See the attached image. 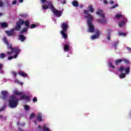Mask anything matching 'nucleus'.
<instances>
[{
    "mask_svg": "<svg viewBox=\"0 0 131 131\" xmlns=\"http://www.w3.org/2000/svg\"><path fill=\"white\" fill-rule=\"evenodd\" d=\"M98 37L96 35H93L92 36L91 39H96V38H98Z\"/></svg>",
    "mask_w": 131,
    "mask_h": 131,
    "instance_id": "e433bc0d",
    "label": "nucleus"
},
{
    "mask_svg": "<svg viewBox=\"0 0 131 131\" xmlns=\"http://www.w3.org/2000/svg\"><path fill=\"white\" fill-rule=\"evenodd\" d=\"M129 71H130V68H129V67H127L125 69L126 74H128V73H129Z\"/></svg>",
    "mask_w": 131,
    "mask_h": 131,
    "instance_id": "a878e982",
    "label": "nucleus"
},
{
    "mask_svg": "<svg viewBox=\"0 0 131 131\" xmlns=\"http://www.w3.org/2000/svg\"><path fill=\"white\" fill-rule=\"evenodd\" d=\"M80 8H83V5H81V6H80Z\"/></svg>",
    "mask_w": 131,
    "mask_h": 131,
    "instance_id": "338daca9",
    "label": "nucleus"
},
{
    "mask_svg": "<svg viewBox=\"0 0 131 131\" xmlns=\"http://www.w3.org/2000/svg\"><path fill=\"white\" fill-rule=\"evenodd\" d=\"M123 62H124L125 64H129V60L126 58H123Z\"/></svg>",
    "mask_w": 131,
    "mask_h": 131,
    "instance_id": "cd10ccee",
    "label": "nucleus"
},
{
    "mask_svg": "<svg viewBox=\"0 0 131 131\" xmlns=\"http://www.w3.org/2000/svg\"><path fill=\"white\" fill-rule=\"evenodd\" d=\"M72 5L73 7H77L79 6V4L77 1H73L72 2Z\"/></svg>",
    "mask_w": 131,
    "mask_h": 131,
    "instance_id": "a211bd4d",
    "label": "nucleus"
},
{
    "mask_svg": "<svg viewBox=\"0 0 131 131\" xmlns=\"http://www.w3.org/2000/svg\"><path fill=\"white\" fill-rule=\"evenodd\" d=\"M18 74L20 75V76H23V77H27V74L24 73L22 71H20L18 72Z\"/></svg>",
    "mask_w": 131,
    "mask_h": 131,
    "instance_id": "aec40b11",
    "label": "nucleus"
},
{
    "mask_svg": "<svg viewBox=\"0 0 131 131\" xmlns=\"http://www.w3.org/2000/svg\"><path fill=\"white\" fill-rule=\"evenodd\" d=\"M18 130H19V131H24V130H23V129H21L20 128H18Z\"/></svg>",
    "mask_w": 131,
    "mask_h": 131,
    "instance_id": "052dcab7",
    "label": "nucleus"
},
{
    "mask_svg": "<svg viewBox=\"0 0 131 131\" xmlns=\"http://www.w3.org/2000/svg\"><path fill=\"white\" fill-rule=\"evenodd\" d=\"M84 14H88L89 13V10H84L83 11Z\"/></svg>",
    "mask_w": 131,
    "mask_h": 131,
    "instance_id": "5fc2aeb1",
    "label": "nucleus"
},
{
    "mask_svg": "<svg viewBox=\"0 0 131 131\" xmlns=\"http://www.w3.org/2000/svg\"><path fill=\"white\" fill-rule=\"evenodd\" d=\"M4 67V64L0 63V71H1L2 69H3V67Z\"/></svg>",
    "mask_w": 131,
    "mask_h": 131,
    "instance_id": "09e8293b",
    "label": "nucleus"
},
{
    "mask_svg": "<svg viewBox=\"0 0 131 131\" xmlns=\"http://www.w3.org/2000/svg\"><path fill=\"white\" fill-rule=\"evenodd\" d=\"M13 94L16 96H21V95H23V92H20L16 90L14 91Z\"/></svg>",
    "mask_w": 131,
    "mask_h": 131,
    "instance_id": "f3484780",
    "label": "nucleus"
},
{
    "mask_svg": "<svg viewBox=\"0 0 131 131\" xmlns=\"http://www.w3.org/2000/svg\"><path fill=\"white\" fill-rule=\"evenodd\" d=\"M121 62H123V59H117L115 61V63L116 65H118V64L121 63Z\"/></svg>",
    "mask_w": 131,
    "mask_h": 131,
    "instance_id": "5701e85b",
    "label": "nucleus"
},
{
    "mask_svg": "<svg viewBox=\"0 0 131 131\" xmlns=\"http://www.w3.org/2000/svg\"><path fill=\"white\" fill-rule=\"evenodd\" d=\"M61 4H62V5H65V4H66V0H62L61 1Z\"/></svg>",
    "mask_w": 131,
    "mask_h": 131,
    "instance_id": "8fccbe9b",
    "label": "nucleus"
},
{
    "mask_svg": "<svg viewBox=\"0 0 131 131\" xmlns=\"http://www.w3.org/2000/svg\"><path fill=\"white\" fill-rule=\"evenodd\" d=\"M110 3L111 4V5H113V4H114V1H110Z\"/></svg>",
    "mask_w": 131,
    "mask_h": 131,
    "instance_id": "4d7b16f0",
    "label": "nucleus"
},
{
    "mask_svg": "<svg viewBox=\"0 0 131 131\" xmlns=\"http://www.w3.org/2000/svg\"><path fill=\"white\" fill-rule=\"evenodd\" d=\"M42 2V4H45L46 3V2H47L46 0H41Z\"/></svg>",
    "mask_w": 131,
    "mask_h": 131,
    "instance_id": "6e6d98bb",
    "label": "nucleus"
},
{
    "mask_svg": "<svg viewBox=\"0 0 131 131\" xmlns=\"http://www.w3.org/2000/svg\"><path fill=\"white\" fill-rule=\"evenodd\" d=\"M23 1L24 0H19V3H23Z\"/></svg>",
    "mask_w": 131,
    "mask_h": 131,
    "instance_id": "e2e57ef3",
    "label": "nucleus"
},
{
    "mask_svg": "<svg viewBox=\"0 0 131 131\" xmlns=\"http://www.w3.org/2000/svg\"><path fill=\"white\" fill-rule=\"evenodd\" d=\"M125 24V21H121L118 23V25L119 27H122L124 26Z\"/></svg>",
    "mask_w": 131,
    "mask_h": 131,
    "instance_id": "412c9836",
    "label": "nucleus"
},
{
    "mask_svg": "<svg viewBox=\"0 0 131 131\" xmlns=\"http://www.w3.org/2000/svg\"><path fill=\"white\" fill-rule=\"evenodd\" d=\"M124 69H125V68L122 66H121L120 67V68L118 69V71L119 72H121L122 71H123V70H124Z\"/></svg>",
    "mask_w": 131,
    "mask_h": 131,
    "instance_id": "c85d7f7f",
    "label": "nucleus"
},
{
    "mask_svg": "<svg viewBox=\"0 0 131 131\" xmlns=\"http://www.w3.org/2000/svg\"><path fill=\"white\" fill-rule=\"evenodd\" d=\"M125 77H126V76L125 75V73H122V74H120L119 76V78L121 79L124 78Z\"/></svg>",
    "mask_w": 131,
    "mask_h": 131,
    "instance_id": "c756f323",
    "label": "nucleus"
},
{
    "mask_svg": "<svg viewBox=\"0 0 131 131\" xmlns=\"http://www.w3.org/2000/svg\"><path fill=\"white\" fill-rule=\"evenodd\" d=\"M35 27H36V25L33 24H32L30 26V28L31 29H33V28H35Z\"/></svg>",
    "mask_w": 131,
    "mask_h": 131,
    "instance_id": "c9c22d12",
    "label": "nucleus"
},
{
    "mask_svg": "<svg viewBox=\"0 0 131 131\" xmlns=\"http://www.w3.org/2000/svg\"><path fill=\"white\" fill-rule=\"evenodd\" d=\"M38 128L39 129H41V126L40 125L38 126Z\"/></svg>",
    "mask_w": 131,
    "mask_h": 131,
    "instance_id": "bf43d9fd",
    "label": "nucleus"
},
{
    "mask_svg": "<svg viewBox=\"0 0 131 131\" xmlns=\"http://www.w3.org/2000/svg\"><path fill=\"white\" fill-rule=\"evenodd\" d=\"M15 30L13 29H12L10 31H5V33H6L8 36H15L16 33H15Z\"/></svg>",
    "mask_w": 131,
    "mask_h": 131,
    "instance_id": "6e6552de",
    "label": "nucleus"
},
{
    "mask_svg": "<svg viewBox=\"0 0 131 131\" xmlns=\"http://www.w3.org/2000/svg\"><path fill=\"white\" fill-rule=\"evenodd\" d=\"M20 85H23V82H21V83H20Z\"/></svg>",
    "mask_w": 131,
    "mask_h": 131,
    "instance_id": "69168bd1",
    "label": "nucleus"
},
{
    "mask_svg": "<svg viewBox=\"0 0 131 131\" xmlns=\"http://www.w3.org/2000/svg\"><path fill=\"white\" fill-rule=\"evenodd\" d=\"M4 15V13H0V16H3Z\"/></svg>",
    "mask_w": 131,
    "mask_h": 131,
    "instance_id": "0e129e2a",
    "label": "nucleus"
},
{
    "mask_svg": "<svg viewBox=\"0 0 131 131\" xmlns=\"http://www.w3.org/2000/svg\"><path fill=\"white\" fill-rule=\"evenodd\" d=\"M16 59V58H15V55H14L13 56H10L8 57V60H12V59Z\"/></svg>",
    "mask_w": 131,
    "mask_h": 131,
    "instance_id": "a18cd8bd",
    "label": "nucleus"
},
{
    "mask_svg": "<svg viewBox=\"0 0 131 131\" xmlns=\"http://www.w3.org/2000/svg\"><path fill=\"white\" fill-rule=\"evenodd\" d=\"M25 32H27V28L26 27L24 28L21 30V31H20V33H23Z\"/></svg>",
    "mask_w": 131,
    "mask_h": 131,
    "instance_id": "7c9ffc66",
    "label": "nucleus"
},
{
    "mask_svg": "<svg viewBox=\"0 0 131 131\" xmlns=\"http://www.w3.org/2000/svg\"><path fill=\"white\" fill-rule=\"evenodd\" d=\"M89 9L90 12H91V13H94V11H95V10L93 8V5H91L89 6Z\"/></svg>",
    "mask_w": 131,
    "mask_h": 131,
    "instance_id": "4be33fe9",
    "label": "nucleus"
},
{
    "mask_svg": "<svg viewBox=\"0 0 131 131\" xmlns=\"http://www.w3.org/2000/svg\"><path fill=\"white\" fill-rule=\"evenodd\" d=\"M69 27V26H68V23H62L61 24V28L62 29L61 31H67V30H68Z\"/></svg>",
    "mask_w": 131,
    "mask_h": 131,
    "instance_id": "1a4fd4ad",
    "label": "nucleus"
},
{
    "mask_svg": "<svg viewBox=\"0 0 131 131\" xmlns=\"http://www.w3.org/2000/svg\"><path fill=\"white\" fill-rule=\"evenodd\" d=\"M10 99L9 100V106L10 108H16L19 104V100L16 98L14 95H12L10 97Z\"/></svg>",
    "mask_w": 131,
    "mask_h": 131,
    "instance_id": "7ed1b4c3",
    "label": "nucleus"
},
{
    "mask_svg": "<svg viewBox=\"0 0 131 131\" xmlns=\"http://www.w3.org/2000/svg\"><path fill=\"white\" fill-rule=\"evenodd\" d=\"M96 14L101 16L102 18V19H97V22H98V23H101V24H106L107 20H106V18H105V15L103 13V11L99 10L96 12Z\"/></svg>",
    "mask_w": 131,
    "mask_h": 131,
    "instance_id": "20e7f679",
    "label": "nucleus"
},
{
    "mask_svg": "<svg viewBox=\"0 0 131 131\" xmlns=\"http://www.w3.org/2000/svg\"><path fill=\"white\" fill-rule=\"evenodd\" d=\"M57 1L59 2V1H61V0H57Z\"/></svg>",
    "mask_w": 131,
    "mask_h": 131,
    "instance_id": "774afa93",
    "label": "nucleus"
},
{
    "mask_svg": "<svg viewBox=\"0 0 131 131\" xmlns=\"http://www.w3.org/2000/svg\"><path fill=\"white\" fill-rule=\"evenodd\" d=\"M42 129L43 131H48V130H50V129H49V128L47 127V126H46V125H44L42 127Z\"/></svg>",
    "mask_w": 131,
    "mask_h": 131,
    "instance_id": "bb28decb",
    "label": "nucleus"
},
{
    "mask_svg": "<svg viewBox=\"0 0 131 131\" xmlns=\"http://www.w3.org/2000/svg\"><path fill=\"white\" fill-rule=\"evenodd\" d=\"M25 39H26V37L24 36V35L20 34L19 35V40H21V41H25Z\"/></svg>",
    "mask_w": 131,
    "mask_h": 131,
    "instance_id": "dca6fc26",
    "label": "nucleus"
},
{
    "mask_svg": "<svg viewBox=\"0 0 131 131\" xmlns=\"http://www.w3.org/2000/svg\"><path fill=\"white\" fill-rule=\"evenodd\" d=\"M3 40L6 45H7L8 49L11 50V51L7 52V55H12L13 53H15V55H14V58H17V57H18V55H19L20 52H21V50L18 48H13L12 46L9 43V42H8V39L6 37L3 38Z\"/></svg>",
    "mask_w": 131,
    "mask_h": 131,
    "instance_id": "f257e3e1",
    "label": "nucleus"
},
{
    "mask_svg": "<svg viewBox=\"0 0 131 131\" xmlns=\"http://www.w3.org/2000/svg\"><path fill=\"white\" fill-rule=\"evenodd\" d=\"M1 27H3V28H7V27H8V24L7 23H2Z\"/></svg>",
    "mask_w": 131,
    "mask_h": 131,
    "instance_id": "b1692460",
    "label": "nucleus"
},
{
    "mask_svg": "<svg viewBox=\"0 0 131 131\" xmlns=\"http://www.w3.org/2000/svg\"><path fill=\"white\" fill-rule=\"evenodd\" d=\"M85 18L88 19V21H90L91 23L94 21V17H93V16H92V15L88 13L87 15L85 16Z\"/></svg>",
    "mask_w": 131,
    "mask_h": 131,
    "instance_id": "9d476101",
    "label": "nucleus"
},
{
    "mask_svg": "<svg viewBox=\"0 0 131 131\" xmlns=\"http://www.w3.org/2000/svg\"><path fill=\"white\" fill-rule=\"evenodd\" d=\"M100 31H99V30H97V31L96 32V35H97V36L98 37H99V36H100Z\"/></svg>",
    "mask_w": 131,
    "mask_h": 131,
    "instance_id": "79ce46f5",
    "label": "nucleus"
},
{
    "mask_svg": "<svg viewBox=\"0 0 131 131\" xmlns=\"http://www.w3.org/2000/svg\"><path fill=\"white\" fill-rule=\"evenodd\" d=\"M63 50L65 52H68L70 50V45L69 44L63 45Z\"/></svg>",
    "mask_w": 131,
    "mask_h": 131,
    "instance_id": "4468645a",
    "label": "nucleus"
},
{
    "mask_svg": "<svg viewBox=\"0 0 131 131\" xmlns=\"http://www.w3.org/2000/svg\"><path fill=\"white\" fill-rule=\"evenodd\" d=\"M4 118V119H5V120L7 119V117H3V115H1L0 116V119H2V118Z\"/></svg>",
    "mask_w": 131,
    "mask_h": 131,
    "instance_id": "de8ad7c7",
    "label": "nucleus"
},
{
    "mask_svg": "<svg viewBox=\"0 0 131 131\" xmlns=\"http://www.w3.org/2000/svg\"><path fill=\"white\" fill-rule=\"evenodd\" d=\"M30 97L27 96V95H22L20 97V100H26L27 101H28V102H30Z\"/></svg>",
    "mask_w": 131,
    "mask_h": 131,
    "instance_id": "9b49d317",
    "label": "nucleus"
},
{
    "mask_svg": "<svg viewBox=\"0 0 131 131\" xmlns=\"http://www.w3.org/2000/svg\"><path fill=\"white\" fill-rule=\"evenodd\" d=\"M119 42L117 41V42H114V47L116 48V49L117 48V46H118Z\"/></svg>",
    "mask_w": 131,
    "mask_h": 131,
    "instance_id": "58836bf2",
    "label": "nucleus"
},
{
    "mask_svg": "<svg viewBox=\"0 0 131 131\" xmlns=\"http://www.w3.org/2000/svg\"><path fill=\"white\" fill-rule=\"evenodd\" d=\"M67 31H60V34L62 36L63 38L64 39H66L67 37H68V35H67V33H66Z\"/></svg>",
    "mask_w": 131,
    "mask_h": 131,
    "instance_id": "ddd939ff",
    "label": "nucleus"
},
{
    "mask_svg": "<svg viewBox=\"0 0 131 131\" xmlns=\"http://www.w3.org/2000/svg\"><path fill=\"white\" fill-rule=\"evenodd\" d=\"M117 7H118V4H115L113 6H112L111 7V9H115V8H117Z\"/></svg>",
    "mask_w": 131,
    "mask_h": 131,
    "instance_id": "a19ab883",
    "label": "nucleus"
},
{
    "mask_svg": "<svg viewBox=\"0 0 131 131\" xmlns=\"http://www.w3.org/2000/svg\"><path fill=\"white\" fill-rule=\"evenodd\" d=\"M47 3L48 4L49 6V9L52 11L53 15L56 16V17H61L62 16V11L56 9L55 7H54V5L52 3V1H47Z\"/></svg>",
    "mask_w": 131,
    "mask_h": 131,
    "instance_id": "f03ea898",
    "label": "nucleus"
},
{
    "mask_svg": "<svg viewBox=\"0 0 131 131\" xmlns=\"http://www.w3.org/2000/svg\"><path fill=\"white\" fill-rule=\"evenodd\" d=\"M24 108L26 111H28V110H30L29 106L28 105H25L24 106Z\"/></svg>",
    "mask_w": 131,
    "mask_h": 131,
    "instance_id": "f704fd0d",
    "label": "nucleus"
},
{
    "mask_svg": "<svg viewBox=\"0 0 131 131\" xmlns=\"http://www.w3.org/2000/svg\"><path fill=\"white\" fill-rule=\"evenodd\" d=\"M87 24L89 26V32L91 33L95 32V26L93 24V23H91L90 20H87Z\"/></svg>",
    "mask_w": 131,
    "mask_h": 131,
    "instance_id": "423d86ee",
    "label": "nucleus"
},
{
    "mask_svg": "<svg viewBox=\"0 0 131 131\" xmlns=\"http://www.w3.org/2000/svg\"><path fill=\"white\" fill-rule=\"evenodd\" d=\"M34 116H35V114H34V113H32V114L30 115V119H32V118H33V117H34Z\"/></svg>",
    "mask_w": 131,
    "mask_h": 131,
    "instance_id": "ea45409f",
    "label": "nucleus"
},
{
    "mask_svg": "<svg viewBox=\"0 0 131 131\" xmlns=\"http://www.w3.org/2000/svg\"><path fill=\"white\" fill-rule=\"evenodd\" d=\"M126 49L127 50V51H129V52H131V48L130 47H127Z\"/></svg>",
    "mask_w": 131,
    "mask_h": 131,
    "instance_id": "864d4df0",
    "label": "nucleus"
},
{
    "mask_svg": "<svg viewBox=\"0 0 131 131\" xmlns=\"http://www.w3.org/2000/svg\"><path fill=\"white\" fill-rule=\"evenodd\" d=\"M0 57L1 59H5V58H6V54L4 53H1L0 54Z\"/></svg>",
    "mask_w": 131,
    "mask_h": 131,
    "instance_id": "473e14b6",
    "label": "nucleus"
},
{
    "mask_svg": "<svg viewBox=\"0 0 131 131\" xmlns=\"http://www.w3.org/2000/svg\"><path fill=\"white\" fill-rule=\"evenodd\" d=\"M2 96H0V99H2L4 101H6L9 97V93L7 91H2L1 92Z\"/></svg>",
    "mask_w": 131,
    "mask_h": 131,
    "instance_id": "0eeeda50",
    "label": "nucleus"
},
{
    "mask_svg": "<svg viewBox=\"0 0 131 131\" xmlns=\"http://www.w3.org/2000/svg\"><path fill=\"white\" fill-rule=\"evenodd\" d=\"M108 66H110V67H111V68H112L113 69H114L115 68V67L112 64V62H110L108 63Z\"/></svg>",
    "mask_w": 131,
    "mask_h": 131,
    "instance_id": "72a5a7b5",
    "label": "nucleus"
},
{
    "mask_svg": "<svg viewBox=\"0 0 131 131\" xmlns=\"http://www.w3.org/2000/svg\"><path fill=\"white\" fill-rule=\"evenodd\" d=\"M34 122L35 124H37V122L36 121V120L34 121Z\"/></svg>",
    "mask_w": 131,
    "mask_h": 131,
    "instance_id": "680f3d73",
    "label": "nucleus"
},
{
    "mask_svg": "<svg viewBox=\"0 0 131 131\" xmlns=\"http://www.w3.org/2000/svg\"><path fill=\"white\" fill-rule=\"evenodd\" d=\"M24 24H25L27 28L30 27V23H29V21L28 20H27L25 21H24Z\"/></svg>",
    "mask_w": 131,
    "mask_h": 131,
    "instance_id": "6ab92c4d",
    "label": "nucleus"
},
{
    "mask_svg": "<svg viewBox=\"0 0 131 131\" xmlns=\"http://www.w3.org/2000/svg\"><path fill=\"white\" fill-rule=\"evenodd\" d=\"M111 32H113V30L111 29H108L107 31V34H106V38L107 40H110Z\"/></svg>",
    "mask_w": 131,
    "mask_h": 131,
    "instance_id": "f8f14e48",
    "label": "nucleus"
},
{
    "mask_svg": "<svg viewBox=\"0 0 131 131\" xmlns=\"http://www.w3.org/2000/svg\"><path fill=\"white\" fill-rule=\"evenodd\" d=\"M36 120L39 122H41V121H42V118H41V113H39L37 115V116L36 117Z\"/></svg>",
    "mask_w": 131,
    "mask_h": 131,
    "instance_id": "2eb2a0df",
    "label": "nucleus"
},
{
    "mask_svg": "<svg viewBox=\"0 0 131 131\" xmlns=\"http://www.w3.org/2000/svg\"><path fill=\"white\" fill-rule=\"evenodd\" d=\"M49 8H50L49 4H48V5L46 4L42 5L43 10H47V9H49Z\"/></svg>",
    "mask_w": 131,
    "mask_h": 131,
    "instance_id": "393cba45",
    "label": "nucleus"
},
{
    "mask_svg": "<svg viewBox=\"0 0 131 131\" xmlns=\"http://www.w3.org/2000/svg\"><path fill=\"white\" fill-rule=\"evenodd\" d=\"M119 35H120V36L123 35V36H125L126 35V34L124 33L119 32Z\"/></svg>",
    "mask_w": 131,
    "mask_h": 131,
    "instance_id": "4c0bfd02",
    "label": "nucleus"
},
{
    "mask_svg": "<svg viewBox=\"0 0 131 131\" xmlns=\"http://www.w3.org/2000/svg\"><path fill=\"white\" fill-rule=\"evenodd\" d=\"M24 20L22 19H20L18 22L16 23V25L14 28H13V29L15 31L16 30V31H20V29H21V27L22 25H24Z\"/></svg>",
    "mask_w": 131,
    "mask_h": 131,
    "instance_id": "39448f33",
    "label": "nucleus"
},
{
    "mask_svg": "<svg viewBox=\"0 0 131 131\" xmlns=\"http://www.w3.org/2000/svg\"><path fill=\"white\" fill-rule=\"evenodd\" d=\"M12 74L14 77H17V73H16V72H12Z\"/></svg>",
    "mask_w": 131,
    "mask_h": 131,
    "instance_id": "37998d69",
    "label": "nucleus"
},
{
    "mask_svg": "<svg viewBox=\"0 0 131 131\" xmlns=\"http://www.w3.org/2000/svg\"><path fill=\"white\" fill-rule=\"evenodd\" d=\"M103 4H104V5H107L108 4V1H106V0H104L103 1Z\"/></svg>",
    "mask_w": 131,
    "mask_h": 131,
    "instance_id": "603ef678",
    "label": "nucleus"
},
{
    "mask_svg": "<svg viewBox=\"0 0 131 131\" xmlns=\"http://www.w3.org/2000/svg\"><path fill=\"white\" fill-rule=\"evenodd\" d=\"M5 110V107H3L2 108L0 109V111H4Z\"/></svg>",
    "mask_w": 131,
    "mask_h": 131,
    "instance_id": "13d9d810",
    "label": "nucleus"
},
{
    "mask_svg": "<svg viewBox=\"0 0 131 131\" xmlns=\"http://www.w3.org/2000/svg\"><path fill=\"white\" fill-rule=\"evenodd\" d=\"M121 17H122V15L116 14L115 16V18H116V19H119V18H121Z\"/></svg>",
    "mask_w": 131,
    "mask_h": 131,
    "instance_id": "2f4dec72",
    "label": "nucleus"
},
{
    "mask_svg": "<svg viewBox=\"0 0 131 131\" xmlns=\"http://www.w3.org/2000/svg\"><path fill=\"white\" fill-rule=\"evenodd\" d=\"M4 7V2L2 0H0V7Z\"/></svg>",
    "mask_w": 131,
    "mask_h": 131,
    "instance_id": "c03bdc74",
    "label": "nucleus"
},
{
    "mask_svg": "<svg viewBox=\"0 0 131 131\" xmlns=\"http://www.w3.org/2000/svg\"><path fill=\"white\" fill-rule=\"evenodd\" d=\"M33 102H37V98L34 97L33 99Z\"/></svg>",
    "mask_w": 131,
    "mask_h": 131,
    "instance_id": "49530a36",
    "label": "nucleus"
},
{
    "mask_svg": "<svg viewBox=\"0 0 131 131\" xmlns=\"http://www.w3.org/2000/svg\"><path fill=\"white\" fill-rule=\"evenodd\" d=\"M16 4H17V1L16 0L12 2V5H16Z\"/></svg>",
    "mask_w": 131,
    "mask_h": 131,
    "instance_id": "3c124183",
    "label": "nucleus"
}]
</instances>
